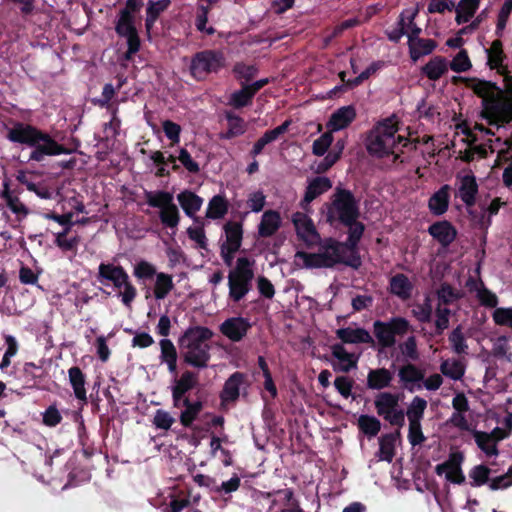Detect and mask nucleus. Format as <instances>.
<instances>
[{
  "label": "nucleus",
  "instance_id": "obj_1",
  "mask_svg": "<svg viewBox=\"0 0 512 512\" xmlns=\"http://www.w3.org/2000/svg\"><path fill=\"white\" fill-rule=\"evenodd\" d=\"M322 214L331 227L348 228L347 244L351 250L356 249L365 232V225L359 221V200L353 192L337 186L329 201L323 204Z\"/></svg>",
  "mask_w": 512,
  "mask_h": 512
},
{
  "label": "nucleus",
  "instance_id": "obj_2",
  "mask_svg": "<svg viewBox=\"0 0 512 512\" xmlns=\"http://www.w3.org/2000/svg\"><path fill=\"white\" fill-rule=\"evenodd\" d=\"M6 138L12 142L32 148L30 161L42 162L46 157L68 154L70 151L58 143L49 133L38 127L15 121L8 128Z\"/></svg>",
  "mask_w": 512,
  "mask_h": 512
},
{
  "label": "nucleus",
  "instance_id": "obj_3",
  "mask_svg": "<svg viewBox=\"0 0 512 512\" xmlns=\"http://www.w3.org/2000/svg\"><path fill=\"white\" fill-rule=\"evenodd\" d=\"M295 259L303 261L305 268H333L337 264H344L353 269H358L362 262L356 249L351 250L345 242L328 238L321 245L317 253L297 251Z\"/></svg>",
  "mask_w": 512,
  "mask_h": 512
},
{
  "label": "nucleus",
  "instance_id": "obj_4",
  "mask_svg": "<svg viewBox=\"0 0 512 512\" xmlns=\"http://www.w3.org/2000/svg\"><path fill=\"white\" fill-rule=\"evenodd\" d=\"M199 384L198 373L185 370L175 377L171 385L172 404L174 408H184L179 416L180 423L185 428H192L194 421L204 408L201 400H191L189 392Z\"/></svg>",
  "mask_w": 512,
  "mask_h": 512
},
{
  "label": "nucleus",
  "instance_id": "obj_5",
  "mask_svg": "<svg viewBox=\"0 0 512 512\" xmlns=\"http://www.w3.org/2000/svg\"><path fill=\"white\" fill-rule=\"evenodd\" d=\"M397 131L398 128L390 120L378 123L366 137L365 146L369 155L384 158L395 153L397 144L408 146L409 139L396 136Z\"/></svg>",
  "mask_w": 512,
  "mask_h": 512
},
{
  "label": "nucleus",
  "instance_id": "obj_6",
  "mask_svg": "<svg viewBox=\"0 0 512 512\" xmlns=\"http://www.w3.org/2000/svg\"><path fill=\"white\" fill-rule=\"evenodd\" d=\"M143 5V0H126L124 8L118 12L115 32L119 37L126 39L125 60H131L141 48V39L135 26V15L140 12Z\"/></svg>",
  "mask_w": 512,
  "mask_h": 512
},
{
  "label": "nucleus",
  "instance_id": "obj_7",
  "mask_svg": "<svg viewBox=\"0 0 512 512\" xmlns=\"http://www.w3.org/2000/svg\"><path fill=\"white\" fill-rule=\"evenodd\" d=\"M468 88L471 89L477 97L482 99L481 117L485 119L489 125H498L499 113L501 111L500 99L502 90L497 83L472 77Z\"/></svg>",
  "mask_w": 512,
  "mask_h": 512
},
{
  "label": "nucleus",
  "instance_id": "obj_8",
  "mask_svg": "<svg viewBox=\"0 0 512 512\" xmlns=\"http://www.w3.org/2000/svg\"><path fill=\"white\" fill-rule=\"evenodd\" d=\"M97 279L103 285L112 283L125 306H130L137 296L136 287L132 284L127 271L121 265L100 263Z\"/></svg>",
  "mask_w": 512,
  "mask_h": 512
},
{
  "label": "nucleus",
  "instance_id": "obj_9",
  "mask_svg": "<svg viewBox=\"0 0 512 512\" xmlns=\"http://www.w3.org/2000/svg\"><path fill=\"white\" fill-rule=\"evenodd\" d=\"M412 329L410 322L401 316H395L388 321L375 320L373 322V335L379 351L393 348L397 337H404Z\"/></svg>",
  "mask_w": 512,
  "mask_h": 512
},
{
  "label": "nucleus",
  "instance_id": "obj_10",
  "mask_svg": "<svg viewBox=\"0 0 512 512\" xmlns=\"http://www.w3.org/2000/svg\"><path fill=\"white\" fill-rule=\"evenodd\" d=\"M254 261L247 257H239L236 266L228 274L229 298L237 303L251 290L254 271Z\"/></svg>",
  "mask_w": 512,
  "mask_h": 512
},
{
  "label": "nucleus",
  "instance_id": "obj_11",
  "mask_svg": "<svg viewBox=\"0 0 512 512\" xmlns=\"http://www.w3.org/2000/svg\"><path fill=\"white\" fill-rule=\"evenodd\" d=\"M225 66L222 51L206 49L195 53L190 62L189 71L197 81H203L211 73L219 72Z\"/></svg>",
  "mask_w": 512,
  "mask_h": 512
},
{
  "label": "nucleus",
  "instance_id": "obj_12",
  "mask_svg": "<svg viewBox=\"0 0 512 512\" xmlns=\"http://www.w3.org/2000/svg\"><path fill=\"white\" fill-rule=\"evenodd\" d=\"M251 383L248 376L244 372L236 371L232 373L224 382L222 390L219 393L220 406L225 409L234 406L243 395H247V389Z\"/></svg>",
  "mask_w": 512,
  "mask_h": 512
},
{
  "label": "nucleus",
  "instance_id": "obj_13",
  "mask_svg": "<svg viewBox=\"0 0 512 512\" xmlns=\"http://www.w3.org/2000/svg\"><path fill=\"white\" fill-rule=\"evenodd\" d=\"M212 336L213 332L207 327H190L179 337L178 345L180 350L203 347V345H210L208 341Z\"/></svg>",
  "mask_w": 512,
  "mask_h": 512
},
{
  "label": "nucleus",
  "instance_id": "obj_14",
  "mask_svg": "<svg viewBox=\"0 0 512 512\" xmlns=\"http://www.w3.org/2000/svg\"><path fill=\"white\" fill-rule=\"evenodd\" d=\"M291 221L295 227L296 234L302 241L313 244L320 239V235L313 220L304 212H294Z\"/></svg>",
  "mask_w": 512,
  "mask_h": 512
},
{
  "label": "nucleus",
  "instance_id": "obj_15",
  "mask_svg": "<svg viewBox=\"0 0 512 512\" xmlns=\"http://www.w3.org/2000/svg\"><path fill=\"white\" fill-rule=\"evenodd\" d=\"M251 327L249 319L238 316L227 318L221 323L219 330L229 340L239 342L247 335Z\"/></svg>",
  "mask_w": 512,
  "mask_h": 512
},
{
  "label": "nucleus",
  "instance_id": "obj_16",
  "mask_svg": "<svg viewBox=\"0 0 512 512\" xmlns=\"http://www.w3.org/2000/svg\"><path fill=\"white\" fill-rule=\"evenodd\" d=\"M331 354L337 361L331 362L335 372L348 373L357 368L359 356L348 352L343 344L336 343L331 346Z\"/></svg>",
  "mask_w": 512,
  "mask_h": 512
},
{
  "label": "nucleus",
  "instance_id": "obj_17",
  "mask_svg": "<svg viewBox=\"0 0 512 512\" xmlns=\"http://www.w3.org/2000/svg\"><path fill=\"white\" fill-rule=\"evenodd\" d=\"M427 231L443 248H448L456 240L458 235L457 229L448 220L432 223Z\"/></svg>",
  "mask_w": 512,
  "mask_h": 512
},
{
  "label": "nucleus",
  "instance_id": "obj_18",
  "mask_svg": "<svg viewBox=\"0 0 512 512\" xmlns=\"http://www.w3.org/2000/svg\"><path fill=\"white\" fill-rule=\"evenodd\" d=\"M331 187L332 181L328 177L318 176L313 178L306 187L304 197L300 201V207L306 212L309 211L310 203Z\"/></svg>",
  "mask_w": 512,
  "mask_h": 512
},
{
  "label": "nucleus",
  "instance_id": "obj_19",
  "mask_svg": "<svg viewBox=\"0 0 512 512\" xmlns=\"http://www.w3.org/2000/svg\"><path fill=\"white\" fill-rule=\"evenodd\" d=\"M211 345H203V347L190 348L181 350L183 362L193 368L205 369L208 367L211 359Z\"/></svg>",
  "mask_w": 512,
  "mask_h": 512
},
{
  "label": "nucleus",
  "instance_id": "obj_20",
  "mask_svg": "<svg viewBox=\"0 0 512 512\" xmlns=\"http://www.w3.org/2000/svg\"><path fill=\"white\" fill-rule=\"evenodd\" d=\"M356 116V109L353 105L343 106L331 114L326 126L331 132L339 131L347 128L356 119Z\"/></svg>",
  "mask_w": 512,
  "mask_h": 512
},
{
  "label": "nucleus",
  "instance_id": "obj_21",
  "mask_svg": "<svg viewBox=\"0 0 512 512\" xmlns=\"http://www.w3.org/2000/svg\"><path fill=\"white\" fill-rule=\"evenodd\" d=\"M336 336L343 343L348 344H369L375 347V340L365 328H340L336 331Z\"/></svg>",
  "mask_w": 512,
  "mask_h": 512
},
{
  "label": "nucleus",
  "instance_id": "obj_22",
  "mask_svg": "<svg viewBox=\"0 0 512 512\" xmlns=\"http://www.w3.org/2000/svg\"><path fill=\"white\" fill-rule=\"evenodd\" d=\"M450 190L448 184H444L434 192L428 200V208L432 215L441 216L448 211L450 203Z\"/></svg>",
  "mask_w": 512,
  "mask_h": 512
},
{
  "label": "nucleus",
  "instance_id": "obj_23",
  "mask_svg": "<svg viewBox=\"0 0 512 512\" xmlns=\"http://www.w3.org/2000/svg\"><path fill=\"white\" fill-rule=\"evenodd\" d=\"M398 377L403 387L414 392L415 384L424 380L425 372L413 363H407L399 368Z\"/></svg>",
  "mask_w": 512,
  "mask_h": 512
},
{
  "label": "nucleus",
  "instance_id": "obj_24",
  "mask_svg": "<svg viewBox=\"0 0 512 512\" xmlns=\"http://www.w3.org/2000/svg\"><path fill=\"white\" fill-rule=\"evenodd\" d=\"M177 200L184 213L195 222H198L196 213L203 205V198L190 190H184L177 195Z\"/></svg>",
  "mask_w": 512,
  "mask_h": 512
},
{
  "label": "nucleus",
  "instance_id": "obj_25",
  "mask_svg": "<svg viewBox=\"0 0 512 512\" xmlns=\"http://www.w3.org/2000/svg\"><path fill=\"white\" fill-rule=\"evenodd\" d=\"M291 125L290 120H285L281 125L274 129L267 130L253 145L250 151L252 157H256L262 153L264 147L273 141L277 140L281 135L285 134L289 126Z\"/></svg>",
  "mask_w": 512,
  "mask_h": 512
},
{
  "label": "nucleus",
  "instance_id": "obj_26",
  "mask_svg": "<svg viewBox=\"0 0 512 512\" xmlns=\"http://www.w3.org/2000/svg\"><path fill=\"white\" fill-rule=\"evenodd\" d=\"M225 240L220 243V246L227 248L239 249L243 241V224L237 221H227L223 225Z\"/></svg>",
  "mask_w": 512,
  "mask_h": 512
},
{
  "label": "nucleus",
  "instance_id": "obj_27",
  "mask_svg": "<svg viewBox=\"0 0 512 512\" xmlns=\"http://www.w3.org/2000/svg\"><path fill=\"white\" fill-rule=\"evenodd\" d=\"M281 224L280 213L276 210H267L261 217L258 225V234L263 238L271 237L279 230Z\"/></svg>",
  "mask_w": 512,
  "mask_h": 512
},
{
  "label": "nucleus",
  "instance_id": "obj_28",
  "mask_svg": "<svg viewBox=\"0 0 512 512\" xmlns=\"http://www.w3.org/2000/svg\"><path fill=\"white\" fill-rule=\"evenodd\" d=\"M389 291L392 295L406 301L412 295L413 284L405 274L398 273L390 278Z\"/></svg>",
  "mask_w": 512,
  "mask_h": 512
},
{
  "label": "nucleus",
  "instance_id": "obj_29",
  "mask_svg": "<svg viewBox=\"0 0 512 512\" xmlns=\"http://www.w3.org/2000/svg\"><path fill=\"white\" fill-rule=\"evenodd\" d=\"M393 380V373L387 368L371 369L367 375V388L372 390H382L390 387Z\"/></svg>",
  "mask_w": 512,
  "mask_h": 512
},
{
  "label": "nucleus",
  "instance_id": "obj_30",
  "mask_svg": "<svg viewBox=\"0 0 512 512\" xmlns=\"http://www.w3.org/2000/svg\"><path fill=\"white\" fill-rule=\"evenodd\" d=\"M447 72L448 61L443 56H434L421 67V74L431 81L439 80Z\"/></svg>",
  "mask_w": 512,
  "mask_h": 512
},
{
  "label": "nucleus",
  "instance_id": "obj_31",
  "mask_svg": "<svg viewBox=\"0 0 512 512\" xmlns=\"http://www.w3.org/2000/svg\"><path fill=\"white\" fill-rule=\"evenodd\" d=\"M477 194L478 184L476 177L473 174L463 176L459 187V196L467 207L475 205Z\"/></svg>",
  "mask_w": 512,
  "mask_h": 512
},
{
  "label": "nucleus",
  "instance_id": "obj_32",
  "mask_svg": "<svg viewBox=\"0 0 512 512\" xmlns=\"http://www.w3.org/2000/svg\"><path fill=\"white\" fill-rule=\"evenodd\" d=\"M400 397L391 392H380L376 395L374 406L379 416L383 417L393 412L399 406Z\"/></svg>",
  "mask_w": 512,
  "mask_h": 512
},
{
  "label": "nucleus",
  "instance_id": "obj_33",
  "mask_svg": "<svg viewBox=\"0 0 512 512\" xmlns=\"http://www.w3.org/2000/svg\"><path fill=\"white\" fill-rule=\"evenodd\" d=\"M159 345L161 362L167 365L171 374L177 375L178 354L175 345L167 338L161 339Z\"/></svg>",
  "mask_w": 512,
  "mask_h": 512
},
{
  "label": "nucleus",
  "instance_id": "obj_34",
  "mask_svg": "<svg viewBox=\"0 0 512 512\" xmlns=\"http://www.w3.org/2000/svg\"><path fill=\"white\" fill-rule=\"evenodd\" d=\"M68 377L76 399L87 402L86 376L83 371L78 366H72L68 370Z\"/></svg>",
  "mask_w": 512,
  "mask_h": 512
},
{
  "label": "nucleus",
  "instance_id": "obj_35",
  "mask_svg": "<svg viewBox=\"0 0 512 512\" xmlns=\"http://www.w3.org/2000/svg\"><path fill=\"white\" fill-rule=\"evenodd\" d=\"M399 437L400 430H396L394 433L383 434L379 438L378 457L380 460L392 462L395 456L396 441Z\"/></svg>",
  "mask_w": 512,
  "mask_h": 512
},
{
  "label": "nucleus",
  "instance_id": "obj_36",
  "mask_svg": "<svg viewBox=\"0 0 512 512\" xmlns=\"http://www.w3.org/2000/svg\"><path fill=\"white\" fill-rule=\"evenodd\" d=\"M171 4V0H150L146 9L145 28L149 33L154 24L158 20L160 14L167 10Z\"/></svg>",
  "mask_w": 512,
  "mask_h": 512
},
{
  "label": "nucleus",
  "instance_id": "obj_37",
  "mask_svg": "<svg viewBox=\"0 0 512 512\" xmlns=\"http://www.w3.org/2000/svg\"><path fill=\"white\" fill-rule=\"evenodd\" d=\"M229 210V202L226 197L222 194L214 195L207 207L206 217L208 219H221L223 218Z\"/></svg>",
  "mask_w": 512,
  "mask_h": 512
},
{
  "label": "nucleus",
  "instance_id": "obj_38",
  "mask_svg": "<svg viewBox=\"0 0 512 512\" xmlns=\"http://www.w3.org/2000/svg\"><path fill=\"white\" fill-rule=\"evenodd\" d=\"M43 368L33 362H26L22 369V378L24 387L35 388L38 383L43 379Z\"/></svg>",
  "mask_w": 512,
  "mask_h": 512
},
{
  "label": "nucleus",
  "instance_id": "obj_39",
  "mask_svg": "<svg viewBox=\"0 0 512 512\" xmlns=\"http://www.w3.org/2000/svg\"><path fill=\"white\" fill-rule=\"evenodd\" d=\"M225 117L228 122V129L221 134V138L232 139L246 132V123L242 117L230 111L226 112Z\"/></svg>",
  "mask_w": 512,
  "mask_h": 512
},
{
  "label": "nucleus",
  "instance_id": "obj_40",
  "mask_svg": "<svg viewBox=\"0 0 512 512\" xmlns=\"http://www.w3.org/2000/svg\"><path fill=\"white\" fill-rule=\"evenodd\" d=\"M480 0H460L456 10L455 21L458 25L467 23L476 13Z\"/></svg>",
  "mask_w": 512,
  "mask_h": 512
},
{
  "label": "nucleus",
  "instance_id": "obj_41",
  "mask_svg": "<svg viewBox=\"0 0 512 512\" xmlns=\"http://www.w3.org/2000/svg\"><path fill=\"white\" fill-rule=\"evenodd\" d=\"M146 203L153 208H159L160 210L174 204L172 193L164 190L158 191H145L144 193Z\"/></svg>",
  "mask_w": 512,
  "mask_h": 512
},
{
  "label": "nucleus",
  "instance_id": "obj_42",
  "mask_svg": "<svg viewBox=\"0 0 512 512\" xmlns=\"http://www.w3.org/2000/svg\"><path fill=\"white\" fill-rule=\"evenodd\" d=\"M254 95L247 88L246 83H241V89L234 91L228 101V105L233 107L234 109H242L244 107H248L253 102Z\"/></svg>",
  "mask_w": 512,
  "mask_h": 512
},
{
  "label": "nucleus",
  "instance_id": "obj_43",
  "mask_svg": "<svg viewBox=\"0 0 512 512\" xmlns=\"http://www.w3.org/2000/svg\"><path fill=\"white\" fill-rule=\"evenodd\" d=\"M486 53L488 57L487 65L490 69H500L503 66L506 55L503 51V43L500 39L494 40L491 47L486 49Z\"/></svg>",
  "mask_w": 512,
  "mask_h": 512
},
{
  "label": "nucleus",
  "instance_id": "obj_44",
  "mask_svg": "<svg viewBox=\"0 0 512 512\" xmlns=\"http://www.w3.org/2000/svg\"><path fill=\"white\" fill-rule=\"evenodd\" d=\"M173 288V278L170 274H166L164 272L157 273L154 286V296L156 299L162 300L166 298Z\"/></svg>",
  "mask_w": 512,
  "mask_h": 512
},
{
  "label": "nucleus",
  "instance_id": "obj_45",
  "mask_svg": "<svg viewBox=\"0 0 512 512\" xmlns=\"http://www.w3.org/2000/svg\"><path fill=\"white\" fill-rule=\"evenodd\" d=\"M436 47L437 43L435 40L420 38L413 45H410V57L413 61H417L421 56L432 53Z\"/></svg>",
  "mask_w": 512,
  "mask_h": 512
},
{
  "label": "nucleus",
  "instance_id": "obj_46",
  "mask_svg": "<svg viewBox=\"0 0 512 512\" xmlns=\"http://www.w3.org/2000/svg\"><path fill=\"white\" fill-rule=\"evenodd\" d=\"M357 424L359 430L369 438L375 437L381 430V422L375 416L360 415Z\"/></svg>",
  "mask_w": 512,
  "mask_h": 512
},
{
  "label": "nucleus",
  "instance_id": "obj_47",
  "mask_svg": "<svg viewBox=\"0 0 512 512\" xmlns=\"http://www.w3.org/2000/svg\"><path fill=\"white\" fill-rule=\"evenodd\" d=\"M427 408V401L424 398L415 396L407 408L406 415L409 423H421L424 412Z\"/></svg>",
  "mask_w": 512,
  "mask_h": 512
},
{
  "label": "nucleus",
  "instance_id": "obj_48",
  "mask_svg": "<svg viewBox=\"0 0 512 512\" xmlns=\"http://www.w3.org/2000/svg\"><path fill=\"white\" fill-rule=\"evenodd\" d=\"M440 370L443 375L449 377L452 380H461L465 374V366L459 360H444L440 365Z\"/></svg>",
  "mask_w": 512,
  "mask_h": 512
},
{
  "label": "nucleus",
  "instance_id": "obj_49",
  "mask_svg": "<svg viewBox=\"0 0 512 512\" xmlns=\"http://www.w3.org/2000/svg\"><path fill=\"white\" fill-rule=\"evenodd\" d=\"M232 72L237 80L241 83L248 84L259 72L255 65H247L243 62H237L233 66Z\"/></svg>",
  "mask_w": 512,
  "mask_h": 512
},
{
  "label": "nucleus",
  "instance_id": "obj_50",
  "mask_svg": "<svg viewBox=\"0 0 512 512\" xmlns=\"http://www.w3.org/2000/svg\"><path fill=\"white\" fill-rule=\"evenodd\" d=\"M159 218L161 223L167 228H177L180 222V213L178 207L174 204L160 210Z\"/></svg>",
  "mask_w": 512,
  "mask_h": 512
},
{
  "label": "nucleus",
  "instance_id": "obj_51",
  "mask_svg": "<svg viewBox=\"0 0 512 512\" xmlns=\"http://www.w3.org/2000/svg\"><path fill=\"white\" fill-rule=\"evenodd\" d=\"M70 228L66 227L62 232L56 234L54 243L57 247H59L62 251H72L76 253L77 246L79 244V238L77 236L72 238H67V234L69 233Z\"/></svg>",
  "mask_w": 512,
  "mask_h": 512
},
{
  "label": "nucleus",
  "instance_id": "obj_52",
  "mask_svg": "<svg viewBox=\"0 0 512 512\" xmlns=\"http://www.w3.org/2000/svg\"><path fill=\"white\" fill-rule=\"evenodd\" d=\"M133 275L138 280H151L157 275L156 267L146 260H141L134 265Z\"/></svg>",
  "mask_w": 512,
  "mask_h": 512
},
{
  "label": "nucleus",
  "instance_id": "obj_53",
  "mask_svg": "<svg viewBox=\"0 0 512 512\" xmlns=\"http://www.w3.org/2000/svg\"><path fill=\"white\" fill-rule=\"evenodd\" d=\"M449 342L453 351L457 354L466 353L468 345L465 336L462 332V327L458 325L454 328L449 335Z\"/></svg>",
  "mask_w": 512,
  "mask_h": 512
},
{
  "label": "nucleus",
  "instance_id": "obj_54",
  "mask_svg": "<svg viewBox=\"0 0 512 512\" xmlns=\"http://www.w3.org/2000/svg\"><path fill=\"white\" fill-rule=\"evenodd\" d=\"M471 67V61L465 49L460 50L452 61L448 63V68L457 73L466 72Z\"/></svg>",
  "mask_w": 512,
  "mask_h": 512
},
{
  "label": "nucleus",
  "instance_id": "obj_55",
  "mask_svg": "<svg viewBox=\"0 0 512 512\" xmlns=\"http://www.w3.org/2000/svg\"><path fill=\"white\" fill-rule=\"evenodd\" d=\"M124 83L125 79H119V83L116 88H114V86L111 83L105 84L102 90L101 98L96 99L94 103L100 106L101 108H109L110 101L115 96L116 91L119 90Z\"/></svg>",
  "mask_w": 512,
  "mask_h": 512
},
{
  "label": "nucleus",
  "instance_id": "obj_56",
  "mask_svg": "<svg viewBox=\"0 0 512 512\" xmlns=\"http://www.w3.org/2000/svg\"><path fill=\"white\" fill-rule=\"evenodd\" d=\"M490 472V468L483 464L474 466L469 473V476L472 479V482L470 483L471 486L479 487L488 483Z\"/></svg>",
  "mask_w": 512,
  "mask_h": 512
},
{
  "label": "nucleus",
  "instance_id": "obj_57",
  "mask_svg": "<svg viewBox=\"0 0 512 512\" xmlns=\"http://www.w3.org/2000/svg\"><path fill=\"white\" fill-rule=\"evenodd\" d=\"M476 296L482 306L487 308H497L499 302L497 295L486 288L483 281H480V288L478 289Z\"/></svg>",
  "mask_w": 512,
  "mask_h": 512
},
{
  "label": "nucleus",
  "instance_id": "obj_58",
  "mask_svg": "<svg viewBox=\"0 0 512 512\" xmlns=\"http://www.w3.org/2000/svg\"><path fill=\"white\" fill-rule=\"evenodd\" d=\"M398 349L408 360L417 361L419 352L417 347V339L415 336H409L404 342L398 345Z\"/></svg>",
  "mask_w": 512,
  "mask_h": 512
},
{
  "label": "nucleus",
  "instance_id": "obj_59",
  "mask_svg": "<svg viewBox=\"0 0 512 512\" xmlns=\"http://www.w3.org/2000/svg\"><path fill=\"white\" fill-rule=\"evenodd\" d=\"M209 11L210 6L199 5L197 8L195 25L198 31L205 32L207 35H212L215 33V29L213 27H206Z\"/></svg>",
  "mask_w": 512,
  "mask_h": 512
},
{
  "label": "nucleus",
  "instance_id": "obj_60",
  "mask_svg": "<svg viewBox=\"0 0 512 512\" xmlns=\"http://www.w3.org/2000/svg\"><path fill=\"white\" fill-rule=\"evenodd\" d=\"M435 314V334L439 336L442 335L443 331L449 327L451 310L447 307H441L439 304L436 308Z\"/></svg>",
  "mask_w": 512,
  "mask_h": 512
},
{
  "label": "nucleus",
  "instance_id": "obj_61",
  "mask_svg": "<svg viewBox=\"0 0 512 512\" xmlns=\"http://www.w3.org/2000/svg\"><path fill=\"white\" fill-rule=\"evenodd\" d=\"M512 12V0H506L502 5L497 19V25L495 29V35L498 38L503 36V31L506 27L510 13Z\"/></svg>",
  "mask_w": 512,
  "mask_h": 512
},
{
  "label": "nucleus",
  "instance_id": "obj_62",
  "mask_svg": "<svg viewBox=\"0 0 512 512\" xmlns=\"http://www.w3.org/2000/svg\"><path fill=\"white\" fill-rule=\"evenodd\" d=\"M333 142L332 132L329 130L323 133L319 138L314 140L312 145V153L316 156H323L328 151Z\"/></svg>",
  "mask_w": 512,
  "mask_h": 512
},
{
  "label": "nucleus",
  "instance_id": "obj_63",
  "mask_svg": "<svg viewBox=\"0 0 512 512\" xmlns=\"http://www.w3.org/2000/svg\"><path fill=\"white\" fill-rule=\"evenodd\" d=\"M437 296L440 305H449L453 301L458 300L461 297L460 294L448 283L441 284L440 288L437 291Z\"/></svg>",
  "mask_w": 512,
  "mask_h": 512
},
{
  "label": "nucleus",
  "instance_id": "obj_64",
  "mask_svg": "<svg viewBox=\"0 0 512 512\" xmlns=\"http://www.w3.org/2000/svg\"><path fill=\"white\" fill-rule=\"evenodd\" d=\"M492 318L496 325L512 328V308L497 307L492 313Z\"/></svg>",
  "mask_w": 512,
  "mask_h": 512
}]
</instances>
